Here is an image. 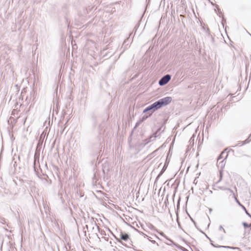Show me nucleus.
Returning a JSON list of instances; mask_svg holds the SVG:
<instances>
[{
  "instance_id": "nucleus-1",
  "label": "nucleus",
  "mask_w": 251,
  "mask_h": 251,
  "mask_svg": "<svg viewBox=\"0 0 251 251\" xmlns=\"http://www.w3.org/2000/svg\"><path fill=\"white\" fill-rule=\"evenodd\" d=\"M172 100V99L171 97H166L154 102L151 104L153 109V111L152 112H153L162 107L169 104L171 102Z\"/></svg>"
},
{
  "instance_id": "nucleus-2",
  "label": "nucleus",
  "mask_w": 251,
  "mask_h": 251,
  "mask_svg": "<svg viewBox=\"0 0 251 251\" xmlns=\"http://www.w3.org/2000/svg\"><path fill=\"white\" fill-rule=\"evenodd\" d=\"M90 224L91 225V229L92 231L94 232L96 234V235L98 237V238L100 239V237L98 236V232H100V228L98 226L96 222L94 220L93 218H92L90 219Z\"/></svg>"
},
{
  "instance_id": "nucleus-3",
  "label": "nucleus",
  "mask_w": 251,
  "mask_h": 251,
  "mask_svg": "<svg viewBox=\"0 0 251 251\" xmlns=\"http://www.w3.org/2000/svg\"><path fill=\"white\" fill-rule=\"evenodd\" d=\"M171 79V75L167 74L162 76L159 80L158 84L160 86H163L167 84Z\"/></svg>"
},
{
  "instance_id": "nucleus-4",
  "label": "nucleus",
  "mask_w": 251,
  "mask_h": 251,
  "mask_svg": "<svg viewBox=\"0 0 251 251\" xmlns=\"http://www.w3.org/2000/svg\"><path fill=\"white\" fill-rule=\"evenodd\" d=\"M120 239L117 238L116 240L117 242L121 243L123 245H125L122 241L121 240H123L125 241H127L129 239V235L127 233H123L122 232L121 233L120 235Z\"/></svg>"
},
{
  "instance_id": "nucleus-5",
  "label": "nucleus",
  "mask_w": 251,
  "mask_h": 251,
  "mask_svg": "<svg viewBox=\"0 0 251 251\" xmlns=\"http://www.w3.org/2000/svg\"><path fill=\"white\" fill-rule=\"evenodd\" d=\"M36 97L35 92L34 90L30 91L29 95H27L26 98L25 100L27 103H29L30 101H33Z\"/></svg>"
},
{
  "instance_id": "nucleus-6",
  "label": "nucleus",
  "mask_w": 251,
  "mask_h": 251,
  "mask_svg": "<svg viewBox=\"0 0 251 251\" xmlns=\"http://www.w3.org/2000/svg\"><path fill=\"white\" fill-rule=\"evenodd\" d=\"M214 10L217 15L219 16V17H222L223 18L222 23L223 25H224V23L226 22V20L223 18L224 15L218 5H216V8L214 9Z\"/></svg>"
},
{
  "instance_id": "nucleus-7",
  "label": "nucleus",
  "mask_w": 251,
  "mask_h": 251,
  "mask_svg": "<svg viewBox=\"0 0 251 251\" xmlns=\"http://www.w3.org/2000/svg\"><path fill=\"white\" fill-rule=\"evenodd\" d=\"M156 135H152L149 138L143 140V144L144 145H146L151 142V141L155 140L156 138Z\"/></svg>"
},
{
  "instance_id": "nucleus-8",
  "label": "nucleus",
  "mask_w": 251,
  "mask_h": 251,
  "mask_svg": "<svg viewBox=\"0 0 251 251\" xmlns=\"http://www.w3.org/2000/svg\"><path fill=\"white\" fill-rule=\"evenodd\" d=\"M251 141V139H246L244 141H240V142H239L238 144H237L235 145L232 146V147H237V146L241 147L242 146H243L244 145H245L246 144H248V143H250Z\"/></svg>"
},
{
  "instance_id": "nucleus-9",
  "label": "nucleus",
  "mask_w": 251,
  "mask_h": 251,
  "mask_svg": "<svg viewBox=\"0 0 251 251\" xmlns=\"http://www.w3.org/2000/svg\"><path fill=\"white\" fill-rule=\"evenodd\" d=\"M166 168H167V165H166V163H165L163 167V168L162 169L161 171H160V172L159 173V174L158 175V176H157L156 178V179H155V181H156L162 175V174L164 173V172L165 171L166 169Z\"/></svg>"
},
{
  "instance_id": "nucleus-10",
  "label": "nucleus",
  "mask_w": 251,
  "mask_h": 251,
  "mask_svg": "<svg viewBox=\"0 0 251 251\" xmlns=\"http://www.w3.org/2000/svg\"><path fill=\"white\" fill-rule=\"evenodd\" d=\"M166 239H167V240L169 242L168 243H167L168 245H173L174 246L176 247L178 249L181 248V246H180L179 245H178L176 244L175 243H174L172 240L168 239L167 238H166Z\"/></svg>"
},
{
  "instance_id": "nucleus-11",
  "label": "nucleus",
  "mask_w": 251,
  "mask_h": 251,
  "mask_svg": "<svg viewBox=\"0 0 251 251\" xmlns=\"http://www.w3.org/2000/svg\"><path fill=\"white\" fill-rule=\"evenodd\" d=\"M92 8L93 7L90 8V6H89L88 8L83 9V12L81 13L80 14L83 16H86L87 14L88 13V11L91 10Z\"/></svg>"
},
{
  "instance_id": "nucleus-12",
  "label": "nucleus",
  "mask_w": 251,
  "mask_h": 251,
  "mask_svg": "<svg viewBox=\"0 0 251 251\" xmlns=\"http://www.w3.org/2000/svg\"><path fill=\"white\" fill-rule=\"evenodd\" d=\"M129 38L126 39L125 40L124 42L123 46H124V50H126L128 47V44H129Z\"/></svg>"
},
{
  "instance_id": "nucleus-13",
  "label": "nucleus",
  "mask_w": 251,
  "mask_h": 251,
  "mask_svg": "<svg viewBox=\"0 0 251 251\" xmlns=\"http://www.w3.org/2000/svg\"><path fill=\"white\" fill-rule=\"evenodd\" d=\"M136 230L142 235L144 236V237H147L148 239H149V241H150L153 244H155L156 243L155 241V240H151L149 237L148 236V235H147L146 234H145V233H144L142 231H139L138 229H136Z\"/></svg>"
},
{
  "instance_id": "nucleus-14",
  "label": "nucleus",
  "mask_w": 251,
  "mask_h": 251,
  "mask_svg": "<svg viewBox=\"0 0 251 251\" xmlns=\"http://www.w3.org/2000/svg\"><path fill=\"white\" fill-rule=\"evenodd\" d=\"M152 112L149 113V114L148 115L145 114L144 116H143L142 118L140 120L141 122H142L144 121L145 120H146L148 117H150L152 115Z\"/></svg>"
},
{
  "instance_id": "nucleus-15",
  "label": "nucleus",
  "mask_w": 251,
  "mask_h": 251,
  "mask_svg": "<svg viewBox=\"0 0 251 251\" xmlns=\"http://www.w3.org/2000/svg\"><path fill=\"white\" fill-rule=\"evenodd\" d=\"M91 225L90 224V221L89 222H87V224L84 227V230L86 229L87 231L89 232V229H91Z\"/></svg>"
},
{
  "instance_id": "nucleus-16",
  "label": "nucleus",
  "mask_w": 251,
  "mask_h": 251,
  "mask_svg": "<svg viewBox=\"0 0 251 251\" xmlns=\"http://www.w3.org/2000/svg\"><path fill=\"white\" fill-rule=\"evenodd\" d=\"M243 225L245 228H250V229H251V225H249L248 223L246 222L243 223Z\"/></svg>"
},
{
  "instance_id": "nucleus-17",
  "label": "nucleus",
  "mask_w": 251,
  "mask_h": 251,
  "mask_svg": "<svg viewBox=\"0 0 251 251\" xmlns=\"http://www.w3.org/2000/svg\"><path fill=\"white\" fill-rule=\"evenodd\" d=\"M217 188L222 190H227V188L225 186H218Z\"/></svg>"
},
{
  "instance_id": "nucleus-18",
  "label": "nucleus",
  "mask_w": 251,
  "mask_h": 251,
  "mask_svg": "<svg viewBox=\"0 0 251 251\" xmlns=\"http://www.w3.org/2000/svg\"><path fill=\"white\" fill-rule=\"evenodd\" d=\"M147 109L148 110V111L149 112L151 110H152L153 111V109H152V107L151 106V105H150L149 106H147L146 107Z\"/></svg>"
},
{
  "instance_id": "nucleus-19",
  "label": "nucleus",
  "mask_w": 251,
  "mask_h": 251,
  "mask_svg": "<svg viewBox=\"0 0 251 251\" xmlns=\"http://www.w3.org/2000/svg\"><path fill=\"white\" fill-rule=\"evenodd\" d=\"M227 191H228L230 193H231L233 195L234 197L235 198V194L233 192V191L232 190H231L230 188H227Z\"/></svg>"
},
{
  "instance_id": "nucleus-20",
  "label": "nucleus",
  "mask_w": 251,
  "mask_h": 251,
  "mask_svg": "<svg viewBox=\"0 0 251 251\" xmlns=\"http://www.w3.org/2000/svg\"><path fill=\"white\" fill-rule=\"evenodd\" d=\"M4 193L6 194H8V193H9L10 195H16V193L13 194V193H11V192H9V190H6V189H5L4 190Z\"/></svg>"
},
{
  "instance_id": "nucleus-21",
  "label": "nucleus",
  "mask_w": 251,
  "mask_h": 251,
  "mask_svg": "<svg viewBox=\"0 0 251 251\" xmlns=\"http://www.w3.org/2000/svg\"><path fill=\"white\" fill-rule=\"evenodd\" d=\"M240 205H241V206L244 208V209L245 210V212H246V213L248 215H249L250 217H251V215L250 214V213L248 212V211L246 209L245 207L244 206H243V205H241V204H240Z\"/></svg>"
},
{
  "instance_id": "nucleus-22",
  "label": "nucleus",
  "mask_w": 251,
  "mask_h": 251,
  "mask_svg": "<svg viewBox=\"0 0 251 251\" xmlns=\"http://www.w3.org/2000/svg\"><path fill=\"white\" fill-rule=\"evenodd\" d=\"M219 230H223L224 233H226L225 230L224 229V228L223 227V226H219Z\"/></svg>"
},
{
  "instance_id": "nucleus-23",
  "label": "nucleus",
  "mask_w": 251,
  "mask_h": 251,
  "mask_svg": "<svg viewBox=\"0 0 251 251\" xmlns=\"http://www.w3.org/2000/svg\"><path fill=\"white\" fill-rule=\"evenodd\" d=\"M222 179V172L220 171V179H219V181H221Z\"/></svg>"
},
{
  "instance_id": "nucleus-24",
  "label": "nucleus",
  "mask_w": 251,
  "mask_h": 251,
  "mask_svg": "<svg viewBox=\"0 0 251 251\" xmlns=\"http://www.w3.org/2000/svg\"><path fill=\"white\" fill-rule=\"evenodd\" d=\"M99 232L100 233V234L101 235H105V231L102 230H101V229H100V232Z\"/></svg>"
},
{
  "instance_id": "nucleus-25",
  "label": "nucleus",
  "mask_w": 251,
  "mask_h": 251,
  "mask_svg": "<svg viewBox=\"0 0 251 251\" xmlns=\"http://www.w3.org/2000/svg\"><path fill=\"white\" fill-rule=\"evenodd\" d=\"M142 122H141V120H140V121L138 122L136 124V125H135V127H137V126H138L139 125V124L141 123Z\"/></svg>"
},
{
  "instance_id": "nucleus-26",
  "label": "nucleus",
  "mask_w": 251,
  "mask_h": 251,
  "mask_svg": "<svg viewBox=\"0 0 251 251\" xmlns=\"http://www.w3.org/2000/svg\"><path fill=\"white\" fill-rule=\"evenodd\" d=\"M209 2L212 5L216 7V4L214 3L212 1H211L210 0H208Z\"/></svg>"
},
{
  "instance_id": "nucleus-27",
  "label": "nucleus",
  "mask_w": 251,
  "mask_h": 251,
  "mask_svg": "<svg viewBox=\"0 0 251 251\" xmlns=\"http://www.w3.org/2000/svg\"><path fill=\"white\" fill-rule=\"evenodd\" d=\"M160 234L162 236L165 237L166 238H167L166 235L164 234V233L163 232H161L160 233Z\"/></svg>"
},
{
  "instance_id": "nucleus-28",
  "label": "nucleus",
  "mask_w": 251,
  "mask_h": 251,
  "mask_svg": "<svg viewBox=\"0 0 251 251\" xmlns=\"http://www.w3.org/2000/svg\"><path fill=\"white\" fill-rule=\"evenodd\" d=\"M93 179H96V180L97 179V176L96 173H95L94 174V177H93Z\"/></svg>"
},
{
  "instance_id": "nucleus-29",
  "label": "nucleus",
  "mask_w": 251,
  "mask_h": 251,
  "mask_svg": "<svg viewBox=\"0 0 251 251\" xmlns=\"http://www.w3.org/2000/svg\"><path fill=\"white\" fill-rule=\"evenodd\" d=\"M149 111H148L146 108L143 110V113H147Z\"/></svg>"
},
{
  "instance_id": "nucleus-30",
  "label": "nucleus",
  "mask_w": 251,
  "mask_h": 251,
  "mask_svg": "<svg viewBox=\"0 0 251 251\" xmlns=\"http://www.w3.org/2000/svg\"><path fill=\"white\" fill-rule=\"evenodd\" d=\"M247 139H251V133L249 135L248 138Z\"/></svg>"
},
{
  "instance_id": "nucleus-31",
  "label": "nucleus",
  "mask_w": 251,
  "mask_h": 251,
  "mask_svg": "<svg viewBox=\"0 0 251 251\" xmlns=\"http://www.w3.org/2000/svg\"><path fill=\"white\" fill-rule=\"evenodd\" d=\"M26 117H25L24 119V123L25 124V121H26Z\"/></svg>"
},
{
  "instance_id": "nucleus-32",
  "label": "nucleus",
  "mask_w": 251,
  "mask_h": 251,
  "mask_svg": "<svg viewBox=\"0 0 251 251\" xmlns=\"http://www.w3.org/2000/svg\"><path fill=\"white\" fill-rule=\"evenodd\" d=\"M11 72H12L13 74L14 73V70H13V68L11 69Z\"/></svg>"
},
{
  "instance_id": "nucleus-33",
  "label": "nucleus",
  "mask_w": 251,
  "mask_h": 251,
  "mask_svg": "<svg viewBox=\"0 0 251 251\" xmlns=\"http://www.w3.org/2000/svg\"><path fill=\"white\" fill-rule=\"evenodd\" d=\"M209 193H210V194H212V193H213V192H212V191L210 190V191H209Z\"/></svg>"
},
{
  "instance_id": "nucleus-34",
  "label": "nucleus",
  "mask_w": 251,
  "mask_h": 251,
  "mask_svg": "<svg viewBox=\"0 0 251 251\" xmlns=\"http://www.w3.org/2000/svg\"><path fill=\"white\" fill-rule=\"evenodd\" d=\"M220 181H219V180H218V181L216 182V183L217 184V183H219Z\"/></svg>"
},
{
  "instance_id": "nucleus-35",
  "label": "nucleus",
  "mask_w": 251,
  "mask_h": 251,
  "mask_svg": "<svg viewBox=\"0 0 251 251\" xmlns=\"http://www.w3.org/2000/svg\"><path fill=\"white\" fill-rule=\"evenodd\" d=\"M214 185H213V186L212 188H213V189L215 190V187H214Z\"/></svg>"
},
{
  "instance_id": "nucleus-36",
  "label": "nucleus",
  "mask_w": 251,
  "mask_h": 251,
  "mask_svg": "<svg viewBox=\"0 0 251 251\" xmlns=\"http://www.w3.org/2000/svg\"><path fill=\"white\" fill-rule=\"evenodd\" d=\"M214 185H213V186L212 188H213V189L215 190V187H214Z\"/></svg>"
},
{
  "instance_id": "nucleus-37",
  "label": "nucleus",
  "mask_w": 251,
  "mask_h": 251,
  "mask_svg": "<svg viewBox=\"0 0 251 251\" xmlns=\"http://www.w3.org/2000/svg\"><path fill=\"white\" fill-rule=\"evenodd\" d=\"M221 156H219V158H218V160H219L220 159H221Z\"/></svg>"
},
{
  "instance_id": "nucleus-38",
  "label": "nucleus",
  "mask_w": 251,
  "mask_h": 251,
  "mask_svg": "<svg viewBox=\"0 0 251 251\" xmlns=\"http://www.w3.org/2000/svg\"><path fill=\"white\" fill-rule=\"evenodd\" d=\"M178 220V215L177 214V221Z\"/></svg>"
},
{
  "instance_id": "nucleus-39",
  "label": "nucleus",
  "mask_w": 251,
  "mask_h": 251,
  "mask_svg": "<svg viewBox=\"0 0 251 251\" xmlns=\"http://www.w3.org/2000/svg\"><path fill=\"white\" fill-rule=\"evenodd\" d=\"M68 28H70V25H69V24H68Z\"/></svg>"
},
{
  "instance_id": "nucleus-40",
  "label": "nucleus",
  "mask_w": 251,
  "mask_h": 251,
  "mask_svg": "<svg viewBox=\"0 0 251 251\" xmlns=\"http://www.w3.org/2000/svg\"><path fill=\"white\" fill-rule=\"evenodd\" d=\"M66 22L68 23V19H66Z\"/></svg>"
},
{
  "instance_id": "nucleus-41",
  "label": "nucleus",
  "mask_w": 251,
  "mask_h": 251,
  "mask_svg": "<svg viewBox=\"0 0 251 251\" xmlns=\"http://www.w3.org/2000/svg\"><path fill=\"white\" fill-rule=\"evenodd\" d=\"M22 50V48H21L20 49H19V51H21V50Z\"/></svg>"
},
{
  "instance_id": "nucleus-42",
  "label": "nucleus",
  "mask_w": 251,
  "mask_h": 251,
  "mask_svg": "<svg viewBox=\"0 0 251 251\" xmlns=\"http://www.w3.org/2000/svg\"><path fill=\"white\" fill-rule=\"evenodd\" d=\"M64 130V129H63V130H62V132H63Z\"/></svg>"
}]
</instances>
